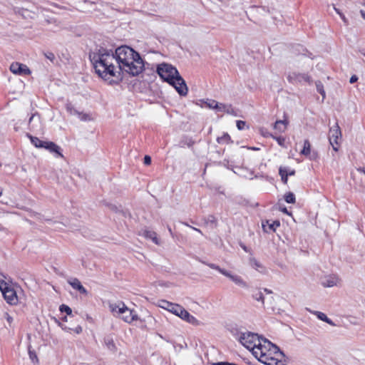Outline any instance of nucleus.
Returning <instances> with one entry per match:
<instances>
[{
  "instance_id": "17",
  "label": "nucleus",
  "mask_w": 365,
  "mask_h": 365,
  "mask_svg": "<svg viewBox=\"0 0 365 365\" xmlns=\"http://www.w3.org/2000/svg\"><path fill=\"white\" fill-rule=\"evenodd\" d=\"M68 283L74 289L78 290L80 293L87 294L88 292L85 287L81 284V282L76 279L73 278L68 280Z\"/></svg>"
},
{
  "instance_id": "34",
  "label": "nucleus",
  "mask_w": 365,
  "mask_h": 365,
  "mask_svg": "<svg viewBox=\"0 0 365 365\" xmlns=\"http://www.w3.org/2000/svg\"><path fill=\"white\" fill-rule=\"evenodd\" d=\"M207 266L209 267H210L211 269L217 270L222 274H223V272H226V271H227L226 269L220 268L219 266H217L215 264L210 263V264H207Z\"/></svg>"
},
{
  "instance_id": "40",
  "label": "nucleus",
  "mask_w": 365,
  "mask_h": 365,
  "mask_svg": "<svg viewBox=\"0 0 365 365\" xmlns=\"http://www.w3.org/2000/svg\"><path fill=\"white\" fill-rule=\"evenodd\" d=\"M246 125V122L243 120L237 121V127L239 130H243Z\"/></svg>"
},
{
  "instance_id": "52",
  "label": "nucleus",
  "mask_w": 365,
  "mask_h": 365,
  "mask_svg": "<svg viewBox=\"0 0 365 365\" xmlns=\"http://www.w3.org/2000/svg\"><path fill=\"white\" fill-rule=\"evenodd\" d=\"M217 365H230V364L224 363V362H220V363H217Z\"/></svg>"
},
{
  "instance_id": "29",
  "label": "nucleus",
  "mask_w": 365,
  "mask_h": 365,
  "mask_svg": "<svg viewBox=\"0 0 365 365\" xmlns=\"http://www.w3.org/2000/svg\"><path fill=\"white\" fill-rule=\"evenodd\" d=\"M284 200L287 203H294L295 202V195L292 192H287L284 195Z\"/></svg>"
},
{
  "instance_id": "26",
  "label": "nucleus",
  "mask_w": 365,
  "mask_h": 365,
  "mask_svg": "<svg viewBox=\"0 0 365 365\" xmlns=\"http://www.w3.org/2000/svg\"><path fill=\"white\" fill-rule=\"evenodd\" d=\"M311 153V145L308 140H305L304 142V148L301 151V154L305 156L309 155Z\"/></svg>"
},
{
  "instance_id": "48",
  "label": "nucleus",
  "mask_w": 365,
  "mask_h": 365,
  "mask_svg": "<svg viewBox=\"0 0 365 365\" xmlns=\"http://www.w3.org/2000/svg\"><path fill=\"white\" fill-rule=\"evenodd\" d=\"M264 292H266L267 294H272V290H269L268 289H264Z\"/></svg>"
},
{
  "instance_id": "2",
  "label": "nucleus",
  "mask_w": 365,
  "mask_h": 365,
  "mask_svg": "<svg viewBox=\"0 0 365 365\" xmlns=\"http://www.w3.org/2000/svg\"><path fill=\"white\" fill-rule=\"evenodd\" d=\"M252 354L267 365H284L282 359L284 354L279 348L269 340L262 338L259 344L255 348Z\"/></svg>"
},
{
  "instance_id": "6",
  "label": "nucleus",
  "mask_w": 365,
  "mask_h": 365,
  "mask_svg": "<svg viewBox=\"0 0 365 365\" xmlns=\"http://www.w3.org/2000/svg\"><path fill=\"white\" fill-rule=\"evenodd\" d=\"M0 289L4 297V299L10 304H16L18 298L15 290L10 287L4 279H0Z\"/></svg>"
},
{
  "instance_id": "43",
  "label": "nucleus",
  "mask_w": 365,
  "mask_h": 365,
  "mask_svg": "<svg viewBox=\"0 0 365 365\" xmlns=\"http://www.w3.org/2000/svg\"><path fill=\"white\" fill-rule=\"evenodd\" d=\"M358 80V77L356 76V75H353L351 78H350V80H349V82L351 83H354L355 82H356Z\"/></svg>"
},
{
  "instance_id": "27",
  "label": "nucleus",
  "mask_w": 365,
  "mask_h": 365,
  "mask_svg": "<svg viewBox=\"0 0 365 365\" xmlns=\"http://www.w3.org/2000/svg\"><path fill=\"white\" fill-rule=\"evenodd\" d=\"M217 140L219 143H228L230 141V136L227 133H223L220 137H217Z\"/></svg>"
},
{
  "instance_id": "31",
  "label": "nucleus",
  "mask_w": 365,
  "mask_h": 365,
  "mask_svg": "<svg viewBox=\"0 0 365 365\" xmlns=\"http://www.w3.org/2000/svg\"><path fill=\"white\" fill-rule=\"evenodd\" d=\"M205 103L208 108L216 110L217 101L215 100H207Z\"/></svg>"
},
{
  "instance_id": "53",
  "label": "nucleus",
  "mask_w": 365,
  "mask_h": 365,
  "mask_svg": "<svg viewBox=\"0 0 365 365\" xmlns=\"http://www.w3.org/2000/svg\"><path fill=\"white\" fill-rule=\"evenodd\" d=\"M359 171L363 173L365 175V168H361V169H359Z\"/></svg>"
},
{
  "instance_id": "36",
  "label": "nucleus",
  "mask_w": 365,
  "mask_h": 365,
  "mask_svg": "<svg viewBox=\"0 0 365 365\" xmlns=\"http://www.w3.org/2000/svg\"><path fill=\"white\" fill-rule=\"evenodd\" d=\"M60 311L62 312H66L68 315H70L72 313L71 309L68 306L65 304L61 305Z\"/></svg>"
},
{
  "instance_id": "50",
  "label": "nucleus",
  "mask_w": 365,
  "mask_h": 365,
  "mask_svg": "<svg viewBox=\"0 0 365 365\" xmlns=\"http://www.w3.org/2000/svg\"><path fill=\"white\" fill-rule=\"evenodd\" d=\"M192 229H193L194 230H195L197 232H199V233H202L201 230L197 229V228H195V227H190Z\"/></svg>"
},
{
  "instance_id": "11",
  "label": "nucleus",
  "mask_w": 365,
  "mask_h": 365,
  "mask_svg": "<svg viewBox=\"0 0 365 365\" xmlns=\"http://www.w3.org/2000/svg\"><path fill=\"white\" fill-rule=\"evenodd\" d=\"M10 70L15 74L29 75L31 73L29 68L26 65L19 63H13L10 66Z\"/></svg>"
},
{
  "instance_id": "22",
  "label": "nucleus",
  "mask_w": 365,
  "mask_h": 365,
  "mask_svg": "<svg viewBox=\"0 0 365 365\" xmlns=\"http://www.w3.org/2000/svg\"><path fill=\"white\" fill-rule=\"evenodd\" d=\"M104 344L106 346V348L113 351L115 352L117 351V347L115 346V344L113 341V337L108 336L104 338Z\"/></svg>"
},
{
  "instance_id": "3",
  "label": "nucleus",
  "mask_w": 365,
  "mask_h": 365,
  "mask_svg": "<svg viewBox=\"0 0 365 365\" xmlns=\"http://www.w3.org/2000/svg\"><path fill=\"white\" fill-rule=\"evenodd\" d=\"M157 73L162 79L173 86L179 95L182 96H187V86L175 67L171 64L163 63L158 66Z\"/></svg>"
},
{
  "instance_id": "41",
  "label": "nucleus",
  "mask_w": 365,
  "mask_h": 365,
  "mask_svg": "<svg viewBox=\"0 0 365 365\" xmlns=\"http://www.w3.org/2000/svg\"><path fill=\"white\" fill-rule=\"evenodd\" d=\"M45 56L46 57V58L50 60L51 62H53L54 61V59H55V56L51 52H48V53H45Z\"/></svg>"
},
{
  "instance_id": "9",
  "label": "nucleus",
  "mask_w": 365,
  "mask_h": 365,
  "mask_svg": "<svg viewBox=\"0 0 365 365\" xmlns=\"http://www.w3.org/2000/svg\"><path fill=\"white\" fill-rule=\"evenodd\" d=\"M341 138V133L338 124L330 128L329 130V143L335 151L338 150L339 140Z\"/></svg>"
},
{
  "instance_id": "46",
  "label": "nucleus",
  "mask_w": 365,
  "mask_h": 365,
  "mask_svg": "<svg viewBox=\"0 0 365 365\" xmlns=\"http://www.w3.org/2000/svg\"><path fill=\"white\" fill-rule=\"evenodd\" d=\"M6 319L9 324H11L13 321V318L11 316H9L8 314H6Z\"/></svg>"
},
{
  "instance_id": "58",
  "label": "nucleus",
  "mask_w": 365,
  "mask_h": 365,
  "mask_svg": "<svg viewBox=\"0 0 365 365\" xmlns=\"http://www.w3.org/2000/svg\"><path fill=\"white\" fill-rule=\"evenodd\" d=\"M251 149H252V150H259V148H252Z\"/></svg>"
},
{
  "instance_id": "49",
  "label": "nucleus",
  "mask_w": 365,
  "mask_h": 365,
  "mask_svg": "<svg viewBox=\"0 0 365 365\" xmlns=\"http://www.w3.org/2000/svg\"><path fill=\"white\" fill-rule=\"evenodd\" d=\"M192 229H193L194 230H195L197 232H199V233H202L201 230L197 229V228H195V227H190Z\"/></svg>"
},
{
  "instance_id": "25",
  "label": "nucleus",
  "mask_w": 365,
  "mask_h": 365,
  "mask_svg": "<svg viewBox=\"0 0 365 365\" xmlns=\"http://www.w3.org/2000/svg\"><path fill=\"white\" fill-rule=\"evenodd\" d=\"M27 136L29 138V139L31 140V143L36 147V148H43V143L45 141H43V140H41L39 138H38L37 137H34L32 135H31L30 134H27Z\"/></svg>"
},
{
  "instance_id": "1",
  "label": "nucleus",
  "mask_w": 365,
  "mask_h": 365,
  "mask_svg": "<svg viewBox=\"0 0 365 365\" xmlns=\"http://www.w3.org/2000/svg\"><path fill=\"white\" fill-rule=\"evenodd\" d=\"M96 73L109 83L122 79L121 72L133 76L144 70V62L139 53L132 48L122 46L115 52L112 49L101 47L90 54Z\"/></svg>"
},
{
  "instance_id": "8",
  "label": "nucleus",
  "mask_w": 365,
  "mask_h": 365,
  "mask_svg": "<svg viewBox=\"0 0 365 365\" xmlns=\"http://www.w3.org/2000/svg\"><path fill=\"white\" fill-rule=\"evenodd\" d=\"M158 306L164 309L175 316L180 318L185 311V308L181 305L175 303L168 302L167 300L161 299L158 302Z\"/></svg>"
},
{
  "instance_id": "51",
  "label": "nucleus",
  "mask_w": 365,
  "mask_h": 365,
  "mask_svg": "<svg viewBox=\"0 0 365 365\" xmlns=\"http://www.w3.org/2000/svg\"><path fill=\"white\" fill-rule=\"evenodd\" d=\"M340 16L344 22H346V19L342 14H340Z\"/></svg>"
},
{
  "instance_id": "57",
  "label": "nucleus",
  "mask_w": 365,
  "mask_h": 365,
  "mask_svg": "<svg viewBox=\"0 0 365 365\" xmlns=\"http://www.w3.org/2000/svg\"><path fill=\"white\" fill-rule=\"evenodd\" d=\"M168 230H169L170 233L171 235H173V232H172V230H171V228H170V227H168Z\"/></svg>"
},
{
  "instance_id": "23",
  "label": "nucleus",
  "mask_w": 365,
  "mask_h": 365,
  "mask_svg": "<svg viewBox=\"0 0 365 365\" xmlns=\"http://www.w3.org/2000/svg\"><path fill=\"white\" fill-rule=\"evenodd\" d=\"M143 236L147 239L151 240L155 244H159V241L157 237V234L155 232L151 230H145L143 232Z\"/></svg>"
},
{
  "instance_id": "44",
  "label": "nucleus",
  "mask_w": 365,
  "mask_h": 365,
  "mask_svg": "<svg viewBox=\"0 0 365 365\" xmlns=\"http://www.w3.org/2000/svg\"><path fill=\"white\" fill-rule=\"evenodd\" d=\"M73 331H75V333L76 334H81L82 332V327L81 326H77L74 329Z\"/></svg>"
},
{
  "instance_id": "38",
  "label": "nucleus",
  "mask_w": 365,
  "mask_h": 365,
  "mask_svg": "<svg viewBox=\"0 0 365 365\" xmlns=\"http://www.w3.org/2000/svg\"><path fill=\"white\" fill-rule=\"evenodd\" d=\"M271 136L277 140L278 144L281 146H284L285 139L283 137H274V135H271Z\"/></svg>"
},
{
  "instance_id": "39",
  "label": "nucleus",
  "mask_w": 365,
  "mask_h": 365,
  "mask_svg": "<svg viewBox=\"0 0 365 365\" xmlns=\"http://www.w3.org/2000/svg\"><path fill=\"white\" fill-rule=\"evenodd\" d=\"M77 115H78L79 118L81 120H85L86 121V120H91V118H90V116L88 114L81 113L78 112Z\"/></svg>"
},
{
  "instance_id": "32",
  "label": "nucleus",
  "mask_w": 365,
  "mask_h": 365,
  "mask_svg": "<svg viewBox=\"0 0 365 365\" xmlns=\"http://www.w3.org/2000/svg\"><path fill=\"white\" fill-rule=\"evenodd\" d=\"M279 170L285 171L284 173L287 174V176L289 175H294L295 174V170L293 169H291L289 167H280Z\"/></svg>"
},
{
  "instance_id": "7",
  "label": "nucleus",
  "mask_w": 365,
  "mask_h": 365,
  "mask_svg": "<svg viewBox=\"0 0 365 365\" xmlns=\"http://www.w3.org/2000/svg\"><path fill=\"white\" fill-rule=\"evenodd\" d=\"M158 306L164 309L175 316L180 318L185 311V308L181 305L175 303L168 302L167 300L161 299L158 302Z\"/></svg>"
},
{
  "instance_id": "4",
  "label": "nucleus",
  "mask_w": 365,
  "mask_h": 365,
  "mask_svg": "<svg viewBox=\"0 0 365 365\" xmlns=\"http://www.w3.org/2000/svg\"><path fill=\"white\" fill-rule=\"evenodd\" d=\"M109 309L115 317H120L126 323L130 324L138 319L134 310L128 309L123 302L110 303Z\"/></svg>"
},
{
  "instance_id": "15",
  "label": "nucleus",
  "mask_w": 365,
  "mask_h": 365,
  "mask_svg": "<svg viewBox=\"0 0 365 365\" xmlns=\"http://www.w3.org/2000/svg\"><path fill=\"white\" fill-rule=\"evenodd\" d=\"M180 319L193 326L200 325V322L185 309Z\"/></svg>"
},
{
  "instance_id": "24",
  "label": "nucleus",
  "mask_w": 365,
  "mask_h": 365,
  "mask_svg": "<svg viewBox=\"0 0 365 365\" xmlns=\"http://www.w3.org/2000/svg\"><path fill=\"white\" fill-rule=\"evenodd\" d=\"M312 313L315 314L319 319L325 322L330 325H334L333 322L329 318H328L324 313L318 311H314Z\"/></svg>"
},
{
  "instance_id": "56",
  "label": "nucleus",
  "mask_w": 365,
  "mask_h": 365,
  "mask_svg": "<svg viewBox=\"0 0 365 365\" xmlns=\"http://www.w3.org/2000/svg\"><path fill=\"white\" fill-rule=\"evenodd\" d=\"M335 11H336L337 14H339L340 15V14H341L339 9H337L336 8H334Z\"/></svg>"
},
{
  "instance_id": "37",
  "label": "nucleus",
  "mask_w": 365,
  "mask_h": 365,
  "mask_svg": "<svg viewBox=\"0 0 365 365\" xmlns=\"http://www.w3.org/2000/svg\"><path fill=\"white\" fill-rule=\"evenodd\" d=\"M285 171L284 170H279V175L281 176V179H282V181L284 183V184H287V174H284Z\"/></svg>"
},
{
  "instance_id": "13",
  "label": "nucleus",
  "mask_w": 365,
  "mask_h": 365,
  "mask_svg": "<svg viewBox=\"0 0 365 365\" xmlns=\"http://www.w3.org/2000/svg\"><path fill=\"white\" fill-rule=\"evenodd\" d=\"M30 129L33 131L40 130L41 129V118L38 114H33L29 120Z\"/></svg>"
},
{
  "instance_id": "16",
  "label": "nucleus",
  "mask_w": 365,
  "mask_h": 365,
  "mask_svg": "<svg viewBox=\"0 0 365 365\" xmlns=\"http://www.w3.org/2000/svg\"><path fill=\"white\" fill-rule=\"evenodd\" d=\"M180 319L193 326L200 325V322L185 309Z\"/></svg>"
},
{
  "instance_id": "21",
  "label": "nucleus",
  "mask_w": 365,
  "mask_h": 365,
  "mask_svg": "<svg viewBox=\"0 0 365 365\" xmlns=\"http://www.w3.org/2000/svg\"><path fill=\"white\" fill-rule=\"evenodd\" d=\"M288 121L287 120H277L274 124V129L277 130L279 133H284L287 127Z\"/></svg>"
},
{
  "instance_id": "5",
  "label": "nucleus",
  "mask_w": 365,
  "mask_h": 365,
  "mask_svg": "<svg viewBox=\"0 0 365 365\" xmlns=\"http://www.w3.org/2000/svg\"><path fill=\"white\" fill-rule=\"evenodd\" d=\"M262 338L255 333L245 332L242 333L240 337V343L246 347L247 349L251 350L253 352L257 344H259Z\"/></svg>"
},
{
  "instance_id": "55",
  "label": "nucleus",
  "mask_w": 365,
  "mask_h": 365,
  "mask_svg": "<svg viewBox=\"0 0 365 365\" xmlns=\"http://www.w3.org/2000/svg\"><path fill=\"white\" fill-rule=\"evenodd\" d=\"M3 193V188L0 187V197L2 195Z\"/></svg>"
},
{
  "instance_id": "18",
  "label": "nucleus",
  "mask_w": 365,
  "mask_h": 365,
  "mask_svg": "<svg viewBox=\"0 0 365 365\" xmlns=\"http://www.w3.org/2000/svg\"><path fill=\"white\" fill-rule=\"evenodd\" d=\"M43 148H45L49 150L51 153H55L57 156L63 157L62 154L60 153V148L56 144L53 142L45 141L43 143Z\"/></svg>"
},
{
  "instance_id": "14",
  "label": "nucleus",
  "mask_w": 365,
  "mask_h": 365,
  "mask_svg": "<svg viewBox=\"0 0 365 365\" xmlns=\"http://www.w3.org/2000/svg\"><path fill=\"white\" fill-rule=\"evenodd\" d=\"M339 283V278L336 275H329L326 277L322 282V284L324 287H332L334 286H336Z\"/></svg>"
},
{
  "instance_id": "45",
  "label": "nucleus",
  "mask_w": 365,
  "mask_h": 365,
  "mask_svg": "<svg viewBox=\"0 0 365 365\" xmlns=\"http://www.w3.org/2000/svg\"><path fill=\"white\" fill-rule=\"evenodd\" d=\"M60 326L62 328V329L64 330L65 331L70 332L72 330L70 327H68L65 325L60 324Z\"/></svg>"
},
{
  "instance_id": "33",
  "label": "nucleus",
  "mask_w": 365,
  "mask_h": 365,
  "mask_svg": "<svg viewBox=\"0 0 365 365\" xmlns=\"http://www.w3.org/2000/svg\"><path fill=\"white\" fill-rule=\"evenodd\" d=\"M253 297L257 301L261 302L262 304H264V298L263 294L261 292H257V293L253 294Z\"/></svg>"
},
{
  "instance_id": "42",
  "label": "nucleus",
  "mask_w": 365,
  "mask_h": 365,
  "mask_svg": "<svg viewBox=\"0 0 365 365\" xmlns=\"http://www.w3.org/2000/svg\"><path fill=\"white\" fill-rule=\"evenodd\" d=\"M144 163L145 165H150L151 163V158L148 155H145L144 158Z\"/></svg>"
},
{
  "instance_id": "30",
  "label": "nucleus",
  "mask_w": 365,
  "mask_h": 365,
  "mask_svg": "<svg viewBox=\"0 0 365 365\" xmlns=\"http://www.w3.org/2000/svg\"><path fill=\"white\" fill-rule=\"evenodd\" d=\"M316 87L317 91L322 96L323 98L325 97V91L324 90L323 85L321 82H316Z\"/></svg>"
},
{
  "instance_id": "19",
  "label": "nucleus",
  "mask_w": 365,
  "mask_h": 365,
  "mask_svg": "<svg viewBox=\"0 0 365 365\" xmlns=\"http://www.w3.org/2000/svg\"><path fill=\"white\" fill-rule=\"evenodd\" d=\"M217 112L226 113L228 114L234 115L235 110L230 104H225L218 103L217 104L216 110Z\"/></svg>"
},
{
  "instance_id": "20",
  "label": "nucleus",
  "mask_w": 365,
  "mask_h": 365,
  "mask_svg": "<svg viewBox=\"0 0 365 365\" xmlns=\"http://www.w3.org/2000/svg\"><path fill=\"white\" fill-rule=\"evenodd\" d=\"M280 223L278 220L275 221H269L267 220L265 223H262V227L264 231L268 232L269 230L275 231L277 227H279Z\"/></svg>"
},
{
  "instance_id": "28",
  "label": "nucleus",
  "mask_w": 365,
  "mask_h": 365,
  "mask_svg": "<svg viewBox=\"0 0 365 365\" xmlns=\"http://www.w3.org/2000/svg\"><path fill=\"white\" fill-rule=\"evenodd\" d=\"M250 265L255 269L260 271V269H262L263 267L262 264L258 262L256 259L252 258L250 259Z\"/></svg>"
},
{
  "instance_id": "35",
  "label": "nucleus",
  "mask_w": 365,
  "mask_h": 365,
  "mask_svg": "<svg viewBox=\"0 0 365 365\" xmlns=\"http://www.w3.org/2000/svg\"><path fill=\"white\" fill-rule=\"evenodd\" d=\"M66 110L71 114V115H77L78 111L76 110L71 103H67L66 106Z\"/></svg>"
},
{
  "instance_id": "10",
  "label": "nucleus",
  "mask_w": 365,
  "mask_h": 365,
  "mask_svg": "<svg viewBox=\"0 0 365 365\" xmlns=\"http://www.w3.org/2000/svg\"><path fill=\"white\" fill-rule=\"evenodd\" d=\"M287 80L289 83H311V77L307 73H301L297 72H291L287 76Z\"/></svg>"
},
{
  "instance_id": "12",
  "label": "nucleus",
  "mask_w": 365,
  "mask_h": 365,
  "mask_svg": "<svg viewBox=\"0 0 365 365\" xmlns=\"http://www.w3.org/2000/svg\"><path fill=\"white\" fill-rule=\"evenodd\" d=\"M223 275L228 277L230 280H232L237 285H238L242 288L247 287V282L240 276H239L237 274H232L228 271H226V272H223Z\"/></svg>"
},
{
  "instance_id": "54",
  "label": "nucleus",
  "mask_w": 365,
  "mask_h": 365,
  "mask_svg": "<svg viewBox=\"0 0 365 365\" xmlns=\"http://www.w3.org/2000/svg\"><path fill=\"white\" fill-rule=\"evenodd\" d=\"M361 14L362 17L365 19V12L361 11Z\"/></svg>"
},
{
  "instance_id": "47",
  "label": "nucleus",
  "mask_w": 365,
  "mask_h": 365,
  "mask_svg": "<svg viewBox=\"0 0 365 365\" xmlns=\"http://www.w3.org/2000/svg\"><path fill=\"white\" fill-rule=\"evenodd\" d=\"M281 211L283 212L284 213L289 215V213L288 212L287 209L286 207L282 208Z\"/></svg>"
}]
</instances>
